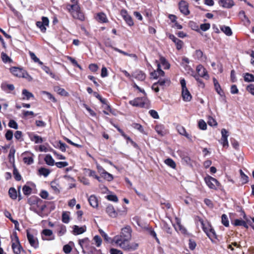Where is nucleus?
Instances as JSON below:
<instances>
[{"mask_svg": "<svg viewBox=\"0 0 254 254\" xmlns=\"http://www.w3.org/2000/svg\"><path fill=\"white\" fill-rule=\"evenodd\" d=\"M131 232L130 227L127 226L122 229L120 235L114 237L112 242L125 250L134 251L137 249L138 244L136 243L128 244L131 238Z\"/></svg>", "mask_w": 254, "mask_h": 254, "instance_id": "1", "label": "nucleus"}, {"mask_svg": "<svg viewBox=\"0 0 254 254\" xmlns=\"http://www.w3.org/2000/svg\"><path fill=\"white\" fill-rule=\"evenodd\" d=\"M29 203L30 205V209L40 216L43 217L45 215L43 211L46 207V205L44 203L42 200L40 198L34 197L32 200H29Z\"/></svg>", "mask_w": 254, "mask_h": 254, "instance_id": "2", "label": "nucleus"}, {"mask_svg": "<svg viewBox=\"0 0 254 254\" xmlns=\"http://www.w3.org/2000/svg\"><path fill=\"white\" fill-rule=\"evenodd\" d=\"M71 4L67 5V9L71 14L73 18L79 19L81 21L84 20V15L80 10V7L78 5V0H70Z\"/></svg>", "mask_w": 254, "mask_h": 254, "instance_id": "3", "label": "nucleus"}, {"mask_svg": "<svg viewBox=\"0 0 254 254\" xmlns=\"http://www.w3.org/2000/svg\"><path fill=\"white\" fill-rule=\"evenodd\" d=\"M129 103L133 106L139 107L141 108H148L149 101L145 97L141 98H136L132 100H130Z\"/></svg>", "mask_w": 254, "mask_h": 254, "instance_id": "4", "label": "nucleus"}, {"mask_svg": "<svg viewBox=\"0 0 254 254\" xmlns=\"http://www.w3.org/2000/svg\"><path fill=\"white\" fill-rule=\"evenodd\" d=\"M180 83L182 86V95L183 100L185 101H190L191 99V95L186 87V83L185 79H181Z\"/></svg>", "mask_w": 254, "mask_h": 254, "instance_id": "5", "label": "nucleus"}, {"mask_svg": "<svg viewBox=\"0 0 254 254\" xmlns=\"http://www.w3.org/2000/svg\"><path fill=\"white\" fill-rule=\"evenodd\" d=\"M204 181L207 186L211 189H216L220 186V184L215 178L208 176L204 178Z\"/></svg>", "mask_w": 254, "mask_h": 254, "instance_id": "6", "label": "nucleus"}, {"mask_svg": "<svg viewBox=\"0 0 254 254\" xmlns=\"http://www.w3.org/2000/svg\"><path fill=\"white\" fill-rule=\"evenodd\" d=\"M12 248L15 254H19L23 252L21 246L20 245L18 238L17 236H14V238L12 241Z\"/></svg>", "mask_w": 254, "mask_h": 254, "instance_id": "7", "label": "nucleus"}, {"mask_svg": "<svg viewBox=\"0 0 254 254\" xmlns=\"http://www.w3.org/2000/svg\"><path fill=\"white\" fill-rule=\"evenodd\" d=\"M42 21H37L36 26L39 28L43 33H45L46 31V26H49V20L46 17H42Z\"/></svg>", "mask_w": 254, "mask_h": 254, "instance_id": "8", "label": "nucleus"}, {"mask_svg": "<svg viewBox=\"0 0 254 254\" xmlns=\"http://www.w3.org/2000/svg\"><path fill=\"white\" fill-rule=\"evenodd\" d=\"M27 237L30 245L34 248H38L39 243L37 238L31 234L28 231H27Z\"/></svg>", "mask_w": 254, "mask_h": 254, "instance_id": "9", "label": "nucleus"}, {"mask_svg": "<svg viewBox=\"0 0 254 254\" xmlns=\"http://www.w3.org/2000/svg\"><path fill=\"white\" fill-rule=\"evenodd\" d=\"M42 238L43 240H53L55 239L53 232L50 229H44L42 232Z\"/></svg>", "mask_w": 254, "mask_h": 254, "instance_id": "10", "label": "nucleus"}, {"mask_svg": "<svg viewBox=\"0 0 254 254\" xmlns=\"http://www.w3.org/2000/svg\"><path fill=\"white\" fill-rule=\"evenodd\" d=\"M180 11L185 15L190 14V11L188 8V4L185 0H181L179 4Z\"/></svg>", "mask_w": 254, "mask_h": 254, "instance_id": "11", "label": "nucleus"}, {"mask_svg": "<svg viewBox=\"0 0 254 254\" xmlns=\"http://www.w3.org/2000/svg\"><path fill=\"white\" fill-rule=\"evenodd\" d=\"M11 72L15 76L17 77H26L25 74L27 75V73L25 72L24 71L22 70L21 69L16 67H12L10 69Z\"/></svg>", "mask_w": 254, "mask_h": 254, "instance_id": "12", "label": "nucleus"}, {"mask_svg": "<svg viewBox=\"0 0 254 254\" xmlns=\"http://www.w3.org/2000/svg\"><path fill=\"white\" fill-rule=\"evenodd\" d=\"M227 130L223 128L221 130L222 137L221 138V143L224 147H228L229 146L227 137L228 136Z\"/></svg>", "mask_w": 254, "mask_h": 254, "instance_id": "13", "label": "nucleus"}, {"mask_svg": "<svg viewBox=\"0 0 254 254\" xmlns=\"http://www.w3.org/2000/svg\"><path fill=\"white\" fill-rule=\"evenodd\" d=\"M121 14L126 21L127 23L130 26H132L134 24L132 18L130 15H129L127 10L125 9H123L121 11Z\"/></svg>", "mask_w": 254, "mask_h": 254, "instance_id": "14", "label": "nucleus"}, {"mask_svg": "<svg viewBox=\"0 0 254 254\" xmlns=\"http://www.w3.org/2000/svg\"><path fill=\"white\" fill-rule=\"evenodd\" d=\"M196 70L199 76L206 78H208V75L206 69L201 64L197 66Z\"/></svg>", "mask_w": 254, "mask_h": 254, "instance_id": "15", "label": "nucleus"}, {"mask_svg": "<svg viewBox=\"0 0 254 254\" xmlns=\"http://www.w3.org/2000/svg\"><path fill=\"white\" fill-rule=\"evenodd\" d=\"M106 211L111 217L115 218L118 216V212L115 210L113 206L111 205L107 206Z\"/></svg>", "mask_w": 254, "mask_h": 254, "instance_id": "16", "label": "nucleus"}, {"mask_svg": "<svg viewBox=\"0 0 254 254\" xmlns=\"http://www.w3.org/2000/svg\"><path fill=\"white\" fill-rule=\"evenodd\" d=\"M219 4L224 8H229L234 5L232 0H219Z\"/></svg>", "mask_w": 254, "mask_h": 254, "instance_id": "17", "label": "nucleus"}, {"mask_svg": "<svg viewBox=\"0 0 254 254\" xmlns=\"http://www.w3.org/2000/svg\"><path fill=\"white\" fill-rule=\"evenodd\" d=\"M239 16H240L242 20L244 22L246 26H249L250 24V20L248 17L246 15L244 11L242 10L239 12Z\"/></svg>", "mask_w": 254, "mask_h": 254, "instance_id": "18", "label": "nucleus"}, {"mask_svg": "<svg viewBox=\"0 0 254 254\" xmlns=\"http://www.w3.org/2000/svg\"><path fill=\"white\" fill-rule=\"evenodd\" d=\"M86 231V227L85 226L82 227H78L77 225L73 226V234L75 235H79L83 233Z\"/></svg>", "mask_w": 254, "mask_h": 254, "instance_id": "19", "label": "nucleus"}, {"mask_svg": "<svg viewBox=\"0 0 254 254\" xmlns=\"http://www.w3.org/2000/svg\"><path fill=\"white\" fill-rule=\"evenodd\" d=\"M203 230L206 233L208 237L210 239L216 238V234L215 231L213 229L211 228L210 226L209 228V230H208L206 228L203 227Z\"/></svg>", "mask_w": 254, "mask_h": 254, "instance_id": "20", "label": "nucleus"}, {"mask_svg": "<svg viewBox=\"0 0 254 254\" xmlns=\"http://www.w3.org/2000/svg\"><path fill=\"white\" fill-rule=\"evenodd\" d=\"M170 79L168 78H160L157 83L160 86L164 87L165 86H169L170 84Z\"/></svg>", "mask_w": 254, "mask_h": 254, "instance_id": "21", "label": "nucleus"}, {"mask_svg": "<svg viewBox=\"0 0 254 254\" xmlns=\"http://www.w3.org/2000/svg\"><path fill=\"white\" fill-rule=\"evenodd\" d=\"M30 138L31 140L34 141L35 143H40L43 141V138L38 135H31Z\"/></svg>", "mask_w": 254, "mask_h": 254, "instance_id": "22", "label": "nucleus"}, {"mask_svg": "<svg viewBox=\"0 0 254 254\" xmlns=\"http://www.w3.org/2000/svg\"><path fill=\"white\" fill-rule=\"evenodd\" d=\"M89 202L93 207H96L98 206V201L97 198L94 195H91L88 198Z\"/></svg>", "mask_w": 254, "mask_h": 254, "instance_id": "23", "label": "nucleus"}, {"mask_svg": "<svg viewBox=\"0 0 254 254\" xmlns=\"http://www.w3.org/2000/svg\"><path fill=\"white\" fill-rule=\"evenodd\" d=\"M22 95L23 96L22 98V99L23 100H29L31 98L34 97L33 94L32 93L29 92L26 89H23L22 90Z\"/></svg>", "mask_w": 254, "mask_h": 254, "instance_id": "24", "label": "nucleus"}, {"mask_svg": "<svg viewBox=\"0 0 254 254\" xmlns=\"http://www.w3.org/2000/svg\"><path fill=\"white\" fill-rule=\"evenodd\" d=\"M45 161L46 164L50 166H53L55 164V161L50 154H47L45 157Z\"/></svg>", "mask_w": 254, "mask_h": 254, "instance_id": "25", "label": "nucleus"}, {"mask_svg": "<svg viewBox=\"0 0 254 254\" xmlns=\"http://www.w3.org/2000/svg\"><path fill=\"white\" fill-rule=\"evenodd\" d=\"M9 196L12 199H16L17 197V192L14 188H10L8 191Z\"/></svg>", "mask_w": 254, "mask_h": 254, "instance_id": "26", "label": "nucleus"}, {"mask_svg": "<svg viewBox=\"0 0 254 254\" xmlns=\"http://www.w3.org/2000/svg\"><path fill=\"white\" fill-rule=\"evenodd\" d=\"M220 29L227 36L232 35V32L230 27L224 25L222 26Z\"/></svg>", "mask_w": 254, "mask_h": 254, "instance_id": "27", "label": "nucleus"}, {"mask_svg": "<svg viewBox=\"0 0 254 254\" xmlns=\"http://www.w3.org/2000/svg\"><path fill=\"white\" fill-rule=\"evenodd\" d=\"M55 91L62 96H67L68 95V93L64 89L59 86L55 87Z\"/></svg>", "mask_w": 254, "mask_h": 254, "instance_id": "28", "label": "nucleus"}, {"mask_svg": "<svg viewBox=\"0 0 254 254\" xmlns=\"http://www.w3.org/2000/svg\"><path fill=\"white\" fill-rule=\"evenodd\" d=\"M96 19L100 22H106L107 19L106 15L103 13H99L97 15Z\"/></svg>", "mask_w": 254, "mask_h": 254, "instance_id": "29", "label": "nucleus"}, {"mask_svg": "<svg viewBox=\"0 0 254 254\" xmlns=\"http://www.w3.org/2000/svg\"><path fill=\"white\" fill-rule=\"evenodd\" d=\"M51 187L52 189V190L54 191L55 193H59L60 192L59 185L56 182H51Z\"/></svg>", "mask_w": 254, "mask_h": 254, "instance_id": "30", "label": "nucleus"}, {"mask_svg": "<svg viewBox=\"0 0 254 254\" xmlns=\"http://www.w3.org/2000/svg\"><path fill=\"white\" fill-rule=\"evenodd\" d=\"M160 61L164 69H169L170 68V64L167 62L165 58L161 57Z\"/></svg>", "mask_w": 254, "mask_h": 254, "instance_id": "31", "label": "nucleus"}, {"mask_svg": "<svg viewBox=\"0 0 254 254\" xmlns=\"http://www.w3.org/2000/svg\"><path fill=\"white\" fill-rule=\"evenodd\" d=\"M244 80L246 82L254 81V75L252 74L246 73L244 74Z\"/></svg>", "mask_w": 254, "mask_h": 254, "instance_id": "32", "label": "nucleus"}, {"mask_svg": "<svg viewBox=\"0 0 254 254\" xmlns=\"http://www.w3.org/2000/svg\"><path fill=\"white\" fill-rule=\"evenodd\" d=\"M29 54L31 59L33 60L34 62L38 63L40 65H43V63L39 60L34 53L29 51Z\"/></svg>", "mask_w": 254, "mask_h": 254, "instance_id": "33", "label": "nucleus"}, {"mask_svg": "<svg viewBox=\"0 0 254 254\" xmlns=\"http://www.w3.org/2000/svg\"><path fill=\"white\" fill-rule=\"evenodd\" d=\"M178 130L180 134L185 136L189 139H190V136L186 132V129L183 127H179L178 128Z\"/></svg>", "mask_w": 254, "mask_h": 254, "instance_id": "34", "label": "nucleus"}, {"mask_svg": "<svg viewBox=\"0 0 254 254\" xmlns=\"http://www.w3.org/2000/svg\"><path fill=\"white\" fill-rule=\"evenodd\" d=\"M135 77L139 80H143L145 78V74L141 71H138L135 74Z\"/></svg>", "mask_w": 254, "mask_h": 254, "instance_id": "35", "label": "nucleus"}, {"mask_svg": "<svg viewBox=\"0 0 254 254\" xmlns=\"http://www.w3.org/2000/svg\"><path fill=\"white\" fill-rule=\"evenodd\" d=\"M165 163L166 165L171 167L172 168H175L176 167V163L171 158H168L165 160Z\"/></svg>", "mask_w": 254, "mask_h": 254, "instance_id": "36", "label": "nucleus"}, {"mask_svg": "<svg viewBox=\"0 0 254 254\" xmlns=\"http://www.w3.org/2000/svg\"><path fill=\"white\" fill-rule=\"evenodd\" d=\"M177 224L179 228V230L181 231V232L183 234H186L187 233L186 229L181 224V221L177 218H176Z\"/></svg>", "mask_w": 254, "mask_h": 254, "instance_id": "37", "label": "nucleus"}, {"mask_svg": "<svg viewBox=\"0 0 254 254\" xmlns=\"http://www.w3.org/2000/svg\"><path fill=\"white\" fill-rule=\"evenodd\" d=\"M115 50L118 52L119 53H121V54H123L124 55H125V56H129L130 57H132V58H134L135 59H137V56H136V55L135 54H128L127 53V52H124L120 49H119L118 48H114Z\"/></svg>", "mask_w": 254, "mask_h": 254, "instance_id": "38", "label": "nucleus"}, {"mask_svg": "<svg viewBox=\"0 0 254 254\" xmlns=\"http://www.w3.org/2000/svg\"><path fill=\"white\" fill-rule=\"evenodd\" d=\"M39 172L41 175H43L44 177H47L50 174V171L45 168H41L39 170Z\"/></svg>", "mask_w": 254, "mask_h": 254, "instance_id": "39", "label": "nucleus"}, {"mask_svg": "<svg viewBox=\"0 0 254 254\" xmlns=\"http://www.w3.org/2000/svg\"><path fill=\"white\" fill-rule=\"evenodd\" d=\"M13 174L15 179L16 181H20L21 179V176L19 173L17 169L14 166Z\"/></svg>", "mask_w": 254, "mask_h": 254, "instance_id": "40", "label": "nucleus"}, {"mask_svg": "<svg viewBox=\"0 0 254 254\" xmlns=\"http://www.w3.org/2000/svg\"><path fill=\"white\" fill-rule=\"evenodd\" d=\"M22 190L25 195H28L31 194L32 189L30 187L25 185L23 187Z\"/></svg>", "mask_w": 254, "mask_h": 254, "instance_id": "41", "label": "nucleus"}, {"mask_svg": "<svg viewBox=\"0 0 254 254\" xmlns=\"http://www.w3.org/2000/svg\"><path fill=\"white\" fill-rule=\"evenodd\" d=\"M155 130L161 135H163L164 133V127L162 125H157L155 127Z\"/></svg>", "mask_w": 254, "mask_h": 254, "instance_id": "42", "label": "nucleus"}, {"mask_svg": "<svg viewBox=\"0 0 254 254\" xmlns=\"http://www.w3.org/2000/svg\"><path fill=\"white\" fill-rule=\"evenodd\" d=\"M93 240L97 247H99L101 245L102 240L101 237L98 235H96L93 238Z\"/></svg>", "mask_w": 254, "mask_h": 254, "instance_id": "43", "label": "nucleus"}, {"mask_svg": "<svg viewBox=\"0 0 254 254\" xmlns=\"http://www.w3.org/2000/svg\"><path fill=\"white\" fill-rule=\"evenodd\" d=\"M62 221L64 223H68L69 221V216L68 214L66 212H64L62 214Z\"/></svg>", "mask_w": 254, "mask_h": 254, "instance_id": "44", "label": "nucleus"}, {"mask_svg": "<svg viewBox=\"0 0 254 254\" xmlns=\"http://www.w3.org/2000/svg\"><path fill=\"white\" fill-rule=\"evenodd\" d=\"M1 57L2 61L5 63H10L11 62V60L10 59V58L5 53L3 52L1 53Z\"/></svg>", "mask_w": 254, "mask_h": 254, "instance_id": "45", "label": "nucleus"}, {"mask_svg": "<svg viewBox=\"0 0 254 254\" xmlns=\"http://www.w3.org/2000/svg\"><path fill=\"white\" fill-rule=\"evenodd\" d=\"M101 176L108 181H111L113 180V176L107 172H104Z\"/></svg>", "mask_w": 254, "mask_h": 254, "instance_id": "46", "label": "nucleus"}, {"mask_svg": "<svg viewBox=\"0 0 254 254\" xmlns=\"http://www.w3.org/2000/svg\"><path fill=\"white\" fill-rule=\"evenodd\" d=\"M42 93L43 94L46 95L48 98L49 100H51V101H52L53 102H57L56 98L50 93L48 92L47 91H42Z\"/></svg>", "mask_w": 254, "mask_h": 254, "instance_id": "47", "label": "nucleus"}, {"mask_svg": "<svg viewBox=\"0 0 254 254\" xmlns=\"http://www.w3.org/2000/svg\"><path fill=\"white\" fill-rule=\"evenodd\" d=\"M23 161L27 165H30L33 163V159L32 156L24 157L23 158Z\"/></svg>", "mask_w": 254, "mask_h": 254, "instance_id": "48", "label": "nucleus"}, {"mask_svg": "<svg viewBox=\"0 0 254 254\" xmlns=\"http://www.w3.org/2000/svg\"><path fill=\"white\" fill-rule=\"evenodd\" d=\"M240 174L243 184H246L248 182V177L246 175L242 170H240Z\"/></svg>", "mask_w": 254, "mask_h": 254, "instance_id": "49", "label": "nucleus"}, {"mask_svg": "<svg viewBox=\"0 0 254 254\" xmlns=\"http://www.w3.org/2000/svg\"><path fill=\"white\" fill-rule=\"evenodd\" d=\"M222 223L226 227L229 226V221L228 220L227 216L226 214H223L221 217Z\"/></svg>", "mask_w": 254, "mask_h": 254, "instance_id": "50", "label": "nucleus"}, {"mask_svg": "<svg viewBox=\"0 0 254 254\" xmlns=\"http://www.w3.org/2000/svg\"><path fill=\"white\" fill-rule=\"evenodd\" d=\"M156 62L157 63V74H158V76H164L165 72L161 69V65L159 63L156 61Z\"/></svg>", "mask_w": 254, "mask_h": 254, "instance_id": "51", "label": "nucleus"}, {"mask_svg": "<svg viewBox=\"0 0 254 254\" xmlns=\"http://www.w3.org/2000/svg\"><path fill=\"white\" fill-rule=\"evenodd\" d=\"M56 166L59 168H62L68 165L67 162H58L55 163Z\"/></svg>", "mask_w": 254, "mask_h": 254, "instance_id": "52", "label": "nucleus"}, {"mask_svg": "<svg viewBox=\"0 0 254 254\" xmlns=\"http://www.w3.org/2000/svg\"><path fill=\"white\" fill-rule=\"evenodd\" d=\"M199 128L202 130H205L207 128V125L203 120H200L198 122Z\"/></svg>", "mask_w": 254, "mask_h": 254, "instance_id": "53", "label": "nucleus"}, {"mask_svg": "<svg viewBox=\"0 0 254 254\" xmlns=\"http://www.w3.org/2000/svg\"><path fill=\"white\" fill-rule=\"evenodd\" d=\"M8 126L10 127L13 128L14 129L18 128V125H17V123L13 120H10L9 121V123H8Z\"/></svg>", "mask_w": 254, "mask_h": 254, "instance_id": "54", "label": "nucleus"}, {"mask_svg": "<svg viewBox=\"0 0 254 254\" xmlns=\"http://www.w3.org/2000/svg\"><path fill=\"white\" fill-rule=\"evenodd\" d=\"M13 131L11 130H8L5 134L6 139L7 140H10L13 137Z\"/></svg>", "mask_w": 254, "mask_h": 254, "instance_id": "55", "label": "nucleus"}, {"mask_svg": "<svg viewBox=\"0 0 254 254\" xmlns=\"http://www.w3.org/2000/svg\"><path fill=\"white\" fill-rule=\"evenodd\" d=\"M67 147V145L61 141L59 142L58 147L62 151L65 152Z\"/></svg>", "mask_w": 254, "mask_h": 254, "instance_id": "56", "label": "nucleus"}, {"mask_svg": "<svg viewBox=\"0 0 254 254\" xmlns=\"http://www.w3.org/2000/svg\"><path fill=\"white\" fill-rule=\"evenodd\" d=\"M132 127L138 130L140 132H143V128L141 125L137 123H133L132 125Z\"/></svg>", "mask_w": 254, "mask_h": 254, "instance_id": "57", "label": "nucleus"}, {"mask_svg": "<svg viewBox=\"0 0 254 254\" xmlns=\"http://www.w3.org/2000/svg\"><path fill=\"white\" fill-rule=\"evenodd\" d=\"M208 124L210 126H215L217 125L216 121L213 118L210 117L208 118Z\"/></svg>", "mask_w": 254, "mask_h": 254, "instance_id": "58", "label": "nucleus"}, {"mask_svg": "<svg viewBox=\"0 0 254 254\" xmlns=\"http://www.w3.org/2000/svg\"><path fill=\"white\" fill-rule=\"evenodd\" d=\"M210 27V25L209 23H204L200 25V29L203 31H205L208 30Z\"/></svg>", "mask_w": 254, "mask_h": 254, "instance_id": "59", "label": "nucleus"}, {"mask_svg": "<svg viewBox=\"0 0 254 254\" xmlns=\"http://www.w3.org/2000/svg\"><path fill=\"white\" fill-rule=\"evenodd\" d=\"M89 176L90 177H94V178L96 179L99 182L101 181L100 178L96 175V172L94 171L90 170Z\"/></svg>", "mask_w": 254, "mask_h": 254, "instance_id": "60", "label": "nucleus"}, {"mask_svg": "<svg viewBox=\"0 0 254 254\" xmlns=\"http://www.w3.org/2000/svg\"><path fill=\"white\" fill-rule=\"evenodd\" d=\"M149 113L150 116L154 119H157L159 118V115L156 111L154 110H151L149 111Z\"/></svg>", "mask_w": 254, "mask_h": 254, "instance_id": "61", "label": "nucleus"}, {"mask_svg": "<svg viewBox=\"0 0 254 254\" xmlns=\"http://www.w3.org/2000/svg\"><path fill=\"white\" fill-rule=\"evenodd\" d=\"M183 161L188 165L191 164V159L190 157L188 156H183L182 157Z\"/></svg>", "mask_w": 254, "mask_h": 254, "instance_id": "62", "label": "nucleus"}, {"mask_svg": "<svg viewBox=\"0 0 254 254\" xmlns=\"http://www.w3.org/2000/svg\"><path fill=\"white\" fill-rule=\"evenodd\" d=\"M107 198L108 200L114 202H117L118 201V198L116 195H108L107 196Z\"/></svg>", "mask_w": 254, "mask_h": 254, "instance_id": "63", "label": "nucleus"}, {"mask_svg": "<svg viewBox=\"0 0 254 254\" xmlns=\"http://www.w3.org/2000/svg\"><path fill=\"white\" fill-rule=\"evenodd\" d=\"M247 90L250 92L252 95H254V85L251 84L248 85L247 87Z\"/></svg>", "mask_w": 254, "mask_h": 254, "instance_id": "64", "label": "nucleus"}]
</instances>
